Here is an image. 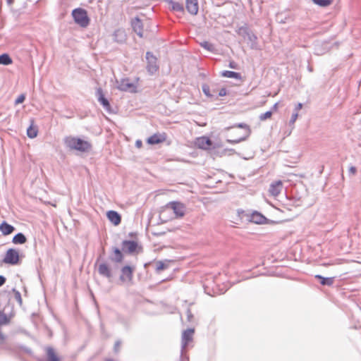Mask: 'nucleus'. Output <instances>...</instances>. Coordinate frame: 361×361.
<instances>
[{
    "label": "nucleus",
    "instance_id": "obj_18",
    "mask_svg": "<svg viewBox=\"0 0 361 361\" xmlns=\"http://www.w3.org/2000/svg\"><path fill=\"white\" fill-rule=\"evenodd\" d=\"M243 211L235 210L230 214V221L233 224L238 225L242 222Z\"/></svg>",
    "mask_w": 361,
    "mask_h": 361
},
{
    "label": "nucleus",
    "instance_id": "obj_12",
    "mask_svg": "<svg viewBox=\"0 0 361 361\" xmlns=\"http://www.w3.org/2000/svg\"><path fill=\"white\" fill-rule=\"evenodd\" d=\"M195 145L202 149H209L212 147V141L207 136L197 137L195 142Z\"/></svg>",
    "mask_w": 361,
    "mask_h": 361
},
{
    "label": "nucleus",
    "instance_id": "obj_37",
    "mask_svg": "<svg viewBox=\"0 0 361 361\" xmlns=\"http://www.w3.org/2000/svg\"><path fill=\"white\" fill-rule=\"evenodd\" d=\"M25 99V96L24 94H20L18 96V97L16 99L15 103L16 104H20L23 103Z\"/></svg>",
    "mask_w": 361,
    "mask_h": 361
},
{
    "label": "nucleus",
    "instance_id": "obj_49",
    "mask_svg": "<svg viewBox=\"0 0 361 361\" xmlns=\"http://www.w3.org/2000/svg\"><path fill=\"white\" fill-rule=\"evenodd\" d=\"M6 1H7V4H8V5H11V4H12L13 3V1H14V0H6Z\"/></svg>",
    "mask_w": 361,
    "mask_h": 361
},
{
    "label": "nucleus",
    "instance_id": "obj_16",
    "mask_svg": "<svg viewBox=\"0 0 361 361\" xmlns=\"http://www.w3.org/2000/svg\"><path fill=\"white\" fill-rule=\"evenodd\" d=\"M106 216L109 221L114 226H118L121 224V216L118 212L109 210L106 212Z\"/></svg>",
    "mask_w": 361,
    "mask_h": 361
},
{
    "label": "nucleus",
    "instance_id": "obj_8",
    "mask_svg": "<svg viewBox=\"0 0 361 361\" xmlns=\"http://www.w3.org/2000/svg\"><path fill=\"white\" fill-rule=\"evenodd\" d=\"M95 96L99 103L109 113H111V106L107 98L105 97L103 90L101 87H97L95 91Z\"/></svg>",
    "mask_w": 361,
    "mask_h": 361
},
{
    "label": "nucleus",
    "instance_id": "obj_4",
    "mask_svg": "<svg viewBox=\"0 0 361 361\" xmlns=\"http://www.w3.org/2000/svg\"><path fill=\"white\" fill-rule=\"evenodd\" d=\"M72 16L75 23L82 27H86L90 23L87 12L82 8H77L72 11Z\"/></svg>",
    "mask_w": 361,
    "mask_h": 361
},
{
    "label": "nucleus",
    "instance_id": "obj_39",
    "mask_svg": "<svg viewBox=\"0 0 361 361\" xmlns=\"http://www.w3.org/2000/svg\"><path fill=\"white\" fill-rule=\"evenodd\" d=\"M121 343V341H117L115 343L114 348V351H115L116 353H117V352L119 350V348H120Z\"/></svg>",
    "mask_w": 361,
    "mask_h": 361
},
{
    "label": "nucleus",
    "instance_id": "obj_50",
    "mask_svg": "<svg viewBox=\"0 0 361 361\" xmlns=\"http://www.w3.org/2000/svg\"><path fill=\"white\" fill-rule=\"evenodd\" d=\"M233 63H234L233 62H231V63H230V67H231V68H235V66H234V64H233Z\"/></svg>",
    "mask_w": 361,
    "mask_h": 361
},
{
    "label": "nucleus",
    "instance_id": "obj_34",
    "mask_svg": "<svg viewBox=\"0 0 361 361\" xmlns=\"http://www.w3.org/2000/svg\"><path fill=\"white\" fill-rule=\"evenodd\" d=\"M271 116H272V111H269L265 112L264 114H261L259 116V118L261 121H265L267 119L271 118Z\"/></svg>",
    "mask_w": 361,
    "mask_h": 361
},
{
    "label": "nucleus",
    "instance_id": "obj_22",
    "mask_svg": "<svg viewBox=\"0 0 361 361\" xmlns=\"http://www.w3.org/2000/svg\"><path fill=\"white\" fill-rule=\"evenodd\" d=\"M14 231L15 227L8 224L6 221H3L0 224V231L4 235H8L12 233Z\"/></svg>",
    "mask_w": 361,
    "mask_h": 361
},
{
    "label": "nucleus",
    "instance_id": "obj_21",
    "mask_svg": "<svg viewBox=\"0 0 361 361\" xmlns=\"http://www.w3.org/2000/svg\"><path fill=\"white\" fill-rule=\"evenodd\" d=\"M250 221L255 224H263L267 223V219L262 214L254 212L250 216Z\"/></svg>",
    "mask_w": 361,
    "mask_h": 361
},
{
    "label": "nucleus",
    "instance_id": "obj_30",
    "mask_svg": "<svg viewBox=\"0 0 361 361\" xmlns=\"http://www.w3.org/2000/svg\"><path fill=\"white\" fill-rule=\"evenodd\" d=\"M38 133V129L37 126H34L32 124L30 125L27 129V135L29 138H35L37 137Z\"/></svg>",
    "mask_w": 361,
    "mask_h": 361
},
{
    "label": "nucleus",
    "instance_id": "obj_20",
    "mask_svg": "<svg viewBox=\"0 0 361 361\" xmlns=\"http://www.w3.org/2000/svg\"><path fill=\"white\" fill-rule=\"evenodd\" d=\"M113 39L119 44H123L126 40L125 31L121 29L116 30L113 34Z\"/></svg>",
    "mask_w": 361,
    "mask_h": 361
},
{
    "label": "nucleus",
    "instance_id": "obj_51",
    "mask_svg": "<svg viewBox=\"0 0 361 361\" xmlns=\"http://www.w3.org/2000/svg\"><path fill=\"white\" fill-rule=\"evenodd\" d=\"M273 109H274V111H276V109H277V104H276L274 106Z\"/></svg>",
    "mask_w": 361,
    "mask_h": 361
},
{
    "label": "nucleus",
    "instance_id": "obj_32",
    "mask_svg": "<svg viewBox=\"0 0 361 361\" xmlns=\"http://www.w3.org/2000/svg\"><path fill=\"white\" fill-rule=\"evenodd\" d=\"M312 1L315 4L322 6V7H326V6H329L333 1V0H312Z\"/></svg>",
    "mask_w": 361,
    "mask_h": 361
},
{
    "label": "nucleus",
    "instance_id": "obj_53",
    "mask_svg": "<svg viewBox=\"0 0 361 361\" xmlns=\"http://www.w3.org/2000/svg\"><path fill=\"white\" fill-rule=\"evenodd\" d=\"M106 361H114L113 359H107Z\"/></svg>",
    "mask_w": 361,
    "mask_h": 361
},
{
    "label": "nucleus",
    "instance_id": "obj_35",
    "mask_svg": "<svg viewBox=\"0 0 361 361\" xmlns=\"http://www.w3.org/2000/svg\"><path fill=\"white\" fill-rule=\"evenodd\" d=\"M18 348L20 350H22L23 352H24V353H27L28 355H31L32 353V350L30 348H28V347H27L25 345H18Z\"/></svg>",
    "mask_w": 361,
    "mask_h": 361
},
{
    "label": "nucleus",
    "instance_id": "obj_28",
    "mask_svg": "<svg viewBox=\"0 0 361 361\" xmlns=\"http://www.w3.org/2000/svg\"><path fill=\"white\" fill-rule=\"evenodd\" d=\"M13 63L11 57L7 53L0 54V65L8 66Z\"/></svg>",
    "mask_w": 361,
    "mask_h": 361
},
{
    "label": "nucleus",
    "instance_id": "obj_43",
    "mask_svg": "<svg viewBox=\"0 0 361 361\" xmlns=\"http://www.w3.org/2000/svg\"><path fill=\"white\" fill-rule=\"evenodd\" d=\"M226 90L225 88H222L221 89V90L219 91V96H224L226 95Z\"/></svg>",
    "mask_w": 361,
    "mask_h": 361
},
{
    "label": "nucleus",
    "instance_id": "obj_7",
    "mask_svg": "<svg viewBox=\"0 0 361 361\" xmlns=\"http://www.w3.org/2000/svg\"><path fill=\"white\" fill-rule=\"evenodd\" d=\"M146 59L147 62L146 69L150 75H153L159 69L157 59L151 51H147Z\"/></svg>",
    "mask_w": 361,
    "mask_h": 361
},
{
    "label": "nucleus",
    "instance_id": "obj_31",
    "mask_svg": "<svg viewBox=\"0 0 361 361\" xmlns=\"http://www.w3.org/2000/svg\"><path fill=\"white\" fill-rule=\"evenodd\" d=\"M316 278L320 280L321 284L325 286H331L334 283V278H324L320 275H316Z\"/></svg>",
    "mask_w": 361,
    "mask_h": 361
},
{
    "label": "nucleus",
    "instance_id": "obj_41",
    "mask_svg": "<svg viewBox=\"0 0 361 361\" xmlns=\"http://www.w3.org/2000/svg\"><path fill=\"white\" fill-rule=\"evenodd\" d=\"M202 90H203V92L205 93V94H207V96L210 95L209 93V87L208 86H207V85L203 86Z\"/></svg>",
    "mask_w": 361,
    "mask_h": 361
},
{
    "label": "nucleus",
    "instance_id": "obj_15",
    "mask_svg": "<svg viewBox=\"0 0 361 361\" xmlns=\"http://www.w3.org/2000/svg\"><path fill=\"white\" fill-rule=\"evenodd\" d=\"M283 188V183L281 180H276L273 182L269 187V192L273 197L278 196Z\"/></svg>",
    "mask_w": 361,
    "mask_h": 361
},
{
    "label": "nucleus",
    "instance_id": "obj_6",
    "mask_svg": "<svg viewBox=\"0 0 361 361\" xmlns=\"http://www.w3.org/2000/svg\"><path fill=\"white\" fill-rule=\"evenodd\" d=\"M2 262L11 265L18 264L20 262V255L18 250L15 248L8 249Z\"/></svg>",
    "mask_w": 361,
    "mask_h": 361
},
{
    "label": "nucleus",
    "instance_id": "obj_23",
    "mask_svg": "<svg viewBox=\"0 0 361 361\" xmlns=\"http://www.w3.org/2000/svg\"><path fill=\"white\" fill-rule=\"evenodd\" d=\"M47 361H61L60 357L56 353L52 347H47L46 348Z\"/></svg>",
    "mask_w": 361,
    "mask_h": 361
},
{
    "label": "nucleus",
    "instance_id": "obj_11",
    "mask_svg": "<svg viewBox=\"0 0 361 361\" xmlns=\"http://www.w3.org/2000/svg\"><path fill=\"white\" fill-rule=\"evenodd\" d=\"M97 271L101 276L106 278L108 279H110L113 276L110 267L106 263V262L104 261L99 264L97 267Z\"/></svg>",
    "mask_w": 361,
    "mask_h": 361
},
{
    "label": "nucleus",
    "instance_id": "obj_3",
    "mask_svg": "<svg viewBox=\"0 0 361 361\" xmlns=\"http://www.w3.org/2000/svg\"><path fill=\"white\" fill-rule=\"evenodd\" d=\"M170 212H171L176 217L180 216V203L178 201H173L167 203L161 209L159 214V219L163 222H166L167 219H165V214Z\"/></svg>",
    "mask_w": 361,
    "mask_h": 361
},
{
    "label": "nucleus",
    "instance_id": "obj_13",
    "mask_svg": "<svg viewBox=\"0 0 361 361\" xmlns=\"http://www.w3.org/2000/svg\"><path fill=\"white\" fill-rule=\"evenodd\" d=\"M131 26L133 31L140 37H144L143 23L138 17H135L134 19L132 20Z\"/></svg>",
    "mask_w": 361,
    "mask_h": 361
},
{
    "label": "nucleus",
    "instance_id": "obj_45",
    "mask_svg": "<svg viewBox=\"0 0 361 361\" xmlns=\"http://www.w3.org/2000/svg\"><path fill=\"white\" fill-rule=\"evenodd\" d=\"M142 141L140 140H136L135 142V146L137 147H140L142 146Z\"/></svg>",
    "mask_w": 361,
    "mask_h": 361
},
{
    "label": "nucleus",
    "instance_id": "obj_42",
    "mask_svg": "<svg viewBox=\"0 0 361 361\" xmlns=\"http://www.w3.org/2000/svg\"><path fill=\"white\" fill-rule=\"evenodd\" d=\"M349 172L352 173L353 175H355L357 172V169L355 166H350L349 168Z\"/></svg>",
    "mask_w": 361,
    "mask_h": 361
},
{
    "label": "nucleus",
    "instance_id": "obj_25",
    "mask_svg": "<svg viewBox=\"0 0 361 361\" xmlns=\"http://www.w3.org/2000/svg\"><path fill=\"white\" fill-rule=\"evenodd\" d=\"M169 8L173 11H180V3L179 0H164Z\"/></svg>",
    "mask_w": 361,
    "mask_h": 361
},
{
    "label": "nucleus",
    "instance_id": "obj_44",
    "mask_svg": "<svg viewBox=\"0 0 361 361\" xmlns=\"http://www.w3.org/2000/svg\"><path fill=\"white\" fill-rule=\"evenodd\" d=\"M302 108V104L301 103H298L295 106V111L298 112Z\"/></svg>",
    "mask_w": 361,
    "mask_h": 361
},
{
    "label": "nucleus",
    "instance_id": "obj_9",
    "mask_svg": "<svg viewBox=\"0 0 361 361\" xmlns=\"http://www.w3.org/2000/svg\"><path fill=\"white\" fill-rule=\"evenodd\" d=\"M118 82L117 88L123 92L135 93L137 92L136 85L130 81L129 78H123Z\"/></svg>",
    "mask_w": 361,
    "mask_h": 361
},
{
    "label": "nucleus",
    "instance_id": "obj_29",
    "mask_svg": "<svg viewBox=\"0 0 361 361\" xmlns=\"http://www.w3.org/2000/svg\"><path fill=\"white\" fill-rule=\"evenodd\" d=\"M222 76L226 78H235L238 80H242L240 73L231 71H225L221 74Z\"/></svg>",
    "mask_w": 361,
    "mask_h": 361
},
{
    "label": "nucleus",
    "instance_id": "obj_36",
    "mask_svg": "<svg viewBox=\"0 0 361 361\" xmlns=\"http://www.w3.org/2000/svg\"><path fill=\"white\" fill-rule=\"evenodd\" d=\"M201 45L202 47H204V49H206L209 51H212L214 49L213 45L208 42H204L201 44Z\"/></svg>",
    "mask_w": 361,
    "mask_h": 361
},
{
    "label": "nucleus",
    "instance_id": "obj_48",
    "mask_svg": "<svg viewBox=\"0 0 361 361\" xmlns=\"http://www.w3.org/2000/svg\"><path fill=\"white\" fill-rule=\"evenodd\" d=\"M101 259H102V256H101V255H99V256L97 258L95 265H97V264H98V262L101 260Z\"/></svg>",
    "mask_w": 361,
    "mask_h": 361
},
{
    "label": "nucleus",
    "instance_id": "obj_33",
    "mask_svg": "<svg viewBox=\"0 0 361 361\" xmlns=\"http://www.w3.org/2000/svg\"><path fill=\"white\" fill-rule=\"evenodd\" d=\"M12 291H13V293L14 294V298H15L16 300L18 302V304L20 305H22L23 300H22L20 293L18 290H16V288H13Z\"/></svg>",
    "mask_w": 361,
    "mask_h": 361
},
{
    "label": "nucleus",
    "instance_id": "obj_46",
    "mask_svg": "<svg viewBox=\"0 0 361 361\" xmlns=\"http://www.w3.org/2000/svg\"><path fill=\"white\" fill-rule=\"evenodd\" d=\"M188 317L189 321H191L193 319V315L191 314L190 311L188 312Z\"/></svg>",
    "mask_w": 361,
    "mask_h": 361
},
{
    "label": "nucleus",
    "instance_id": "obj_26",
    "mask_svg": "<svg viewBox=\"0 0 361 361\" xmlns=\"http://www.w3.org/2000/svg\"><path fill=\"white\" fill-rule=\"evenodd\" d=\"M155 264H156V267H155L156 272L160 273L161 271L169 268L170 261H169V260H166L165 262L156 261Z\"/></svg>",
    "mask_w": 361,
    "mask_h": 361
},
{
    "label": "nucleus",
    "instance_id": "obj_19",
    "mask_svg": "<svg viewBox=\"0 0 361 361\" xmlns=\"http://www.w3.org/2000/svg\"><path fill=\"white\" fill-rule=\"evenodd\" d=\"M166 140L164 134L155 133L148 137L147 142L149 145H157L163 142Z\"/></svg>",
    "mask_w": 361,
    "mask_h": 361
},
{
    "label": "nucleus",
    "instance_id": "obj_17",
    "mask_svg": "<svg viewBox=\"0 0 361 361\" xmlns=\"http://www.w3.org/2000/svg\"><path fill=\"white\" fill-rule=\"evenodd\" d=\"M185 7L191 15H196L199 10L197 0H185Z\"/></svg>",
    "mask_w": 361,
    "mask_h": 361
},
{
    "label": "nucleus",
    "instance_id": "obj_38",
    "mask_svg": "<svg viewBox=\"0 0 361 361\" xmlns=\"http://www.w3.org/2000/svg\"><path fill=\"white\" fill-rule=\"evenodd\" d=\"M298 117V112H295V114H293L292 115V117H291V119L290 121V125H293L295 123V122L296 121L297 118Z\"/></svg>",
    "mask_w": 361,
    "mask_h": 361
},
{
    "label": "nucleus",
    "instance_id": "obj_27",
    "mask_svg": "<svg viewBox=\"0 0 361 361\" xmlns=\"http://www.w3.org/2000/svg\"><path fill=\"white\" fill-rule=\"evenodd\" d=\"M195 334V329H188L183 333V338L185 341V345H188V343L192 340L193 335Z\"/></svg>",
    "mask_w": 361,
    "mask_h": 361
},
{
    "label": "nucleus",
    "instance_id": "obj_1",
    "mask_svg": "<svg viewBox=\"0 0 361 361\" xmlns=\"http://www.w3.org/2000/svg\"><path fill=\"white\" fill-rule=\"evenodd\" d=\"M228 130L227 142L231 144H237L245 140L251 133L249 126L243 123L231 127Z\"/></svg>",
    "mask_w": 361,
    "mask_h": 361
},
{
    "label": "nucleus",
    "instance_id": "obj_47",
    "mask_svg": "<svg viewBox=\"0 0 361 361\" xmlns=\"http://www.w3.org/2000/svg\"><path fill=\"white\" fill-rule=\"evenodd\" d=\"M178 311V308L176 307H172L171 310H170V313H175Z\"/></svg>",
    "mask_w": 361,
    "mask_h": 361
},
{
    "label": "nucleus",
    "instance_id": "obj_14",
    "mask_svg": "<svg viewBox=\"0 0 361 361\" xmlns=\"http://www.w3.org/2000/svg\"><path fill=\"white\" fill-rule=\"evenodd\" d=\"M112 253L109 255V259L111 262L115 263H121L123 260V254L122 251L117 247L111 248Z\"/></svg>",
    "mask_w": 361,
    "mask_h": 361
},
{
    "label": "nucleus",
    "instance_id": "obj_2",
    "mask_svg": "<svg viewBox=\"0 0 361 361\" xmlns=\"http://www.w3.org/2000/svg\"><path fill=\"white\" fill-rule=\"evenodd\" d=\"M63 142L66 147L70 149L80 152H87L92 147V144L89 141L71 135L65 137Z\"/></svg>",
    "mask_w": 361,
    "mask_h": 361
},
{
    "label": "nucleus",
    "instance_id": "obj_5",
    "mask_svg": "<svg viewBox=\"0 0 361 361\" xmlns=\"http://www.w3.org/2000/svg\"><path fill=\"white\" fill-rule=\"evenodd\" d=\"M122 250L123 252L133 255L135 253H140L142 251V246L133 240H124L122 243Z\"/></svg>",
    "mask_w": 361,
    "mask_h": 361
},
{
    "label": "nucleus",
    "instance_id": "obj_40",
    "mask_svg": "<svg viewBox=\"0 0 361 361\" xmlns=\"http://www.w3.org/2000/svg\"><path fill=\"white\" fill-rule=\"evenodd\" d=\"M6 279L4 276L0 275V287L6 283Z\"/></svg>",
    "mask_w": 361,
    "mask_h": 361
},
{
    "label": "nucleus",
    "instance_id": "obj_10",
    "mask_svg": "<svg viewBox=\"0 0 361 361\" xmlns=\"http://www.w3.org/2000/svg\"><path fill=\"white\" fill-rule=\"evenodd\" d=\"M133 271L134 267L131 266L126 265L123 267L121 269L120 281L122 282H126V281H131L133 278Z\"/></svg>",
    "mask_w": 361,
    "mask_h": 361
},
{
    "label": "nucleus",
    "instance_id": "obj_24",
    "mask_svg": "<svg viewBox=\"0 0 361 361\" xmlns=\"http://www.w3.org/2000/svg\"><path fill=\"white\" fill-rule=\"evenodd\" d=\"M27 238L23 233H16L12 239V243L16 245H22L25 243Z\"/></svg>",
    "mask_w": 361,
    "mask_h": 361
},
{
    "label": "nucleus",
    "instance_id": "obj_52",
    "mask_svg": "<svg viewBox=\"0 0 361 361\" xmlns=\"http://www.w3.org/2000/svg\"><path fill=\"white\" fill-rule=\"evenodd\" d=\"M152 262H149V263H146V264H145V267H146L147 265H149V264H152Z\"/></svg>",
    "mask_w": 361,
    "mask_h": 361
}]
</instances>
